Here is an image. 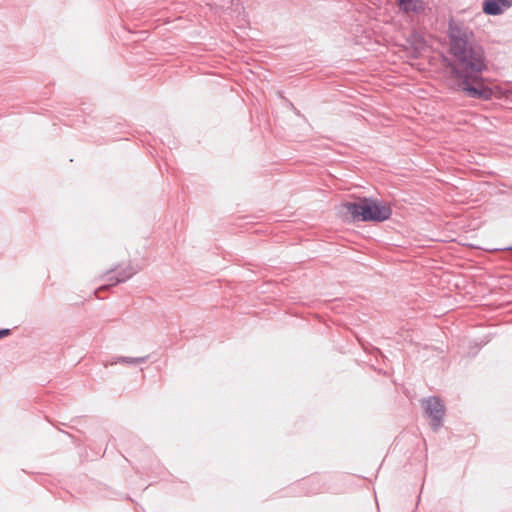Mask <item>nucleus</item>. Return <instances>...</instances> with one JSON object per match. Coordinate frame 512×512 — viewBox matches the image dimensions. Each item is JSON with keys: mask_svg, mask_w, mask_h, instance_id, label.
I'll use <instances>...</instances> for the list:
<instances>
[{"mask_svg": "<svg viewBox=\"0 0 512 512\" xmlns=\"http://www.w3.org/2000/svg\"><path fill=\"white\" fill-rule=\"evenodd\" d=\"M146 359L147 357H121L118 361L127 364H139L145 362Z\"/></svg>", "mask_w": 512, "mask_h": 512, "instance_id": "7", "label": "nucleus"}, {"mask_svg": "<svg viewBox=\"0 0 512 512\" xmlns=\"http://www.w3.org/2000/svg\"><path fill=\"white\" fill-rule=\"evenodd\" d=\"M512 7V0H484L482 10L485 14L497 16Z\"/></svg>", "mask_w": 512, "mask_h": 512, "instance_id": "5", "label": "nucleus"}, {"mask_svg": "<svg viewBox=\"0 0 512 512\" xmlns=\"http://www.w3.org/2000/svg\"><path fill=\"white\" fill-rule=\"evenodd\" d=\"M399 9L404 13H421L425 10L422 0H396Z\"/></svg>", "mask_w": 512, "mask_h": 512, "instance_id": "6", "label": "nucleus"}, {"mask_svg": "<svg viewBox=\"0 0 512 512\" xmlns=\"http://www.w3.org/2000/svg\"><path fill=\"white\" fill-rule=\"evenodd\" d=\"M448 37L449 52L453 58L448 64L452 87L470 98L490 100L493 90L485 85L482 77L487 70L486 57L473 31L460 23L450 22Z\"/></svg>", "mask_w": 512, "mask_h": 512, "instance_id": "1", "label": "nucleus"}, {"mask_svg": "<svg viewBox=\"0 0 512 512\" xmlns=\"http://www.w3.org/2000/svg\"><path fill=\"white\" fill-rule=\"evenodd\" d=\"M426 415L431 418V426L437 430L445 414V406L438 397H429L422 400Z\"/></svg>", "mask_w": 512, "mask_h": 512, "instance_id": "4", "label": "nucleus"}, {"mask_svg": "<svg viewBox=\"0 0 512 512\" xmlns=\"http://www.w3.org/2000/svg\"><path fill=\"white\" fill-rule=\"evenodd\" d=\"M9 333H10V330H9V329H1V330H0V338L5 337V336L9 335Z\"/></svg>", "mask_w": 512, "mask_h": 512, "instance_id": "8", "label": "nucleus"}, {"mask_svg": "<svg viewBox=\"0 0 512 512\" xmlns=\"http://www.w3.org/2000/svg\"><path fill=\"white\" fill-rule=\"evenodd\" d=\"M136 273L137 269L131 264L108 271L106 274L98 278V293L100 291L107 290L109 287L115 286L118 283L127 281Z\"/></svg>", "mask_w": 512, "mask_h": 512, "instance_id": "3", "label": "nucleus"}, {"mask_svg": "<svg viewBox=\"0 0 512 512\" xmlns=\"http://www.w3.org/2000/svg\"><path fill=\"white\" fill-rule=\"evenodd\" d=\"M343 207L353 220L382 222L390 218L391 208L369 198H362L358 202H346Z\"/></svg>", "mask_w": 512, "mask_h": 512, "instance_id": "2", "label": "nucleus"}]
</instances>
